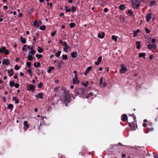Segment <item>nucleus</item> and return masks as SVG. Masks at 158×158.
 <instances>
[{
	"label": "nucleus",
	"mask_w": 158,
	"mask_h": 158,
	"mask_svg": "<svg viewBox=\"0 0 158 158\" xmlns=\"http://www.w3.org/2000/svg\"><path fill=\"white\" fill-rule=\"evenodd\" d=\"M35 86L34 85L30 84L27 86V89H35Z\"/></svg>",
	"instance_id": "nucleus-22"
},
{
	"label": "nucleus",
	"mask_w": 158,
	"mask_h": 158,
	"mask_svg": "<svg viewBox=\"0 0 158 158\" xmlns=\"http://www.w3.org/2000/svg\"><path fill=\"white\" fill-rule=\"evenodd\" d=\"M23 46H24L23 48H22V50L23 51H24L25 50H27V49L26 48H26V47H27V46L26 45H24Z\"/></svg>",
	"instance_id": "nucleus-51"
},
{
	"label": "nucleus",
	"mask_w": 158,
	"mask_h": 158,
	"mask_svg": "<svg viewBox=\"0 0 158 158\" xmlns=\"http://www.w3.org/2000/svg\"><path fill=\"white\" fill-rule=\"evenodd\" d=\"M73 84H78L80 82L77 79H75L74 78H73Z\"/></svg>",
	"instance_id": "nucleus-17"
},
{
	"label": "nucleus",
	"mask_w": 158,
	"mask_h": 158,
	"mask_svg": "<svg viewBox=\"0 0 158 158\" xmlns=\"http://www.w3.org/2000/svg\"><path fill=\"white\" fill-rule=\"evenodd\" d=\"M2 100H3V101L4 102H6V97L5 96H3L2 97Z\"/></svg>",
	"instance_id": "nucleus-56"
},
{
	"label": "nucleus",
	"mask_w": 158,
	"mask_h": 158,
	"mask_svg": "<svg viewBox=\"0 0 158 158\" xmlns=\"http://www.w3.org/2000/svg\"><path fill=\"white\" fill-rule=\"evenodd\" d=\"M61 53V51H58V52L56 53L55 56L57 57H59Z\"/></svg>",
	"instance_id": "nucleus-31"
},
{
	"label": "nucleus",
	"mask_w": 158,
	"mask_h": 158,
	"mask_svg": "<svg viewBox=\"0 0 158 158\" xmlns=\"http://www.w3.org/2000/svg\"><path fill=\"white\" fill-rule=\"evenodd\" d=\"M71 10H72L73 12H74L76 11V7L74 6H72L71 7Z\"/></svg>",
	"instance_id": "nucleus-42"
},
{
	"label": "nucleus",
	"mask_w": 158,
	"mask_h": 158,
	"mask_svg": "<svg viewBox=\"0 0 158 158\" xmlns=\"http://www.w3.org/2000/svg\"><path fill=\"white\" fill-rule=\"evenodd\" d=\"M122 120L123 122H126L127 119V117L126 114H123L121 117Z\"/></svg>",
	"instance_id": "nucleus-7"
},
{
	"label": "nucleus",
	"mask_w": 158,
	"mask_h": 158,
	"mask_svg": "<svg viewBox=\"0 0 158 158\" xmlns=\"http://www.w3.org/2000/svg\"><path fill=\"white\" fill-rule=\"evenodd\" d=\"M33 58V56L31 55H29L27 57V59L28 60L31 61Z\"/></svg>",
	"instance_id": "nucleus-30"
},
{
	"label": "nucleus",
	"mask_w": 158,
	"mask_h": 158,
	"mask_svg": "<svg viewBox=\"0 0 158 158\" xmlns=\"http://www.w3.org/2000/svg\"><path fill=\"white\" fill-rule=\"evenodd\" d=\"M75 24L73 23H71L69 24V26L71 28H73L75 27Z\"/></svg>",
	"instance_id": "nucleus-36"
},
{
	"label": "nucleus",
	"mask_w": 158,
	"mask_h": 158,
	"mask_svg": "<svg viewBox=\"0 0 158 158\" xmlns=\"http://www.w3.org/2000/svg\"><path fill=\"white\" fill-rule=\"evenodd\" d=\"M130 116L131 117L130 118L132 119L133 120V121L131 122H128L129 126L131 127L132 131L136 130V129H137V123H135L136 117L135 115L133 114H131Z\"/></svg>",
	"instance_id": "nucleus-2"
},
{
	"label": "nucleus",
	"mask_w": 158,
	"mask_h": 158,
	"mask_svg": "<svg viewBox=\"0 0 158 158\" xmlns=\"http://www.w3.org/2000/svg\"><path fill=\"white\" fill-rule=\"evenodd\" d=\"M138 2L133 1V2L132 3V5L134 8H135V6Z\"/></svg>",
	"instance_id": "nucleus-37"
},
{
	"label": "nucleus",
	"mask_w": 158,
	"mask_h": 158,
	"mask_svg": "<svg viewBox=\"0 0 158 158\" xmlns=\"http://www.w3.org/2000/svg\"><path fill=\"white\" fill-rule=\"evenodd\" d=\"M71 55L72 58H75L77 57V52H73L71 53Z\"/></svg>",
	"instance_id": "nucleus-13"
},
{
	"label": "nucleus",
	"mask_w": 158,
	"mask_h": 158,
	"mask_svg": "<svg viewBox=\"0 0 158 158\" xmlns=\"http://www.w3.org/2000/svg\"><path fill=\"white\" fill-rule=\"evenodd\" d=\"M126 8V7L125 5L122 4L119 6V9L121 10H123Z\"/></svg>",
	"instance_id": "nucleus-21"
},
{
	"label": "nucleus",
	"mask_w": 158,
	"mask_h": 158,
	"mask_svg": "<svg viewBox=\"0 0 158 158\" xmlns=\"http://www.w3.org/2000/svg\"><path fill=\"white\" fill-rule=\"evenodd\" d=\"M36 56L37 58L40 59V58L42 57V55L40 54H37L36 55Z\"/></svg>",
	"instance_id": "nucleus-41"
},
{
	"label": "nucleus",
	"mask_w": 158,
	"mask_h": 158,
	"mask_svg": "<svg viewBox=\"0 0 158 158\" xmlns=\"http://www.w3.org/2000/svg\"><path fill=\"white\" fill-rule=\"evenodd\" d=\"M38 48H39V49L38 50V51L39 52V53H42V52H43V49L42 48H40V47H38Z\"/></svg>",
	"instance_id": "nucleus-43"
},
{
	"label": "nucleus",
	"mask_w": 158,
	"mask_h": 158,
	"mask_svg": "<svg viewBox=\"0 0 158 158\" xmlns=\"http://www.w3.org/2000/svg\"><path fill=\"white\" fill-rule=\"evenodd\" d=\"M63 60H67V56L66 55H63L62 56Z\"/></svg>",
	"instance_id": "nucleus-40"
},
{
	"label": "nucleus",
	"mask_w": 158,
	"mask_h": 158,
	"mask_svg": "<svg viewBox=\"0 0 158 158\" xmlns=\"http://www.w3.org/2000/svg\"><path fill=\"white\" fill-rule=\"evenodd\" d=\"M5 49H6V47H3L0 48V53H4V52L5 51Z\"/></svg>",
	"instance_id": "nucleus-26"
},
{
	"label": "nucleus",
	"mask_w": 158,
	"mask_h": 158,
	"mask_svg": "<svg viewBox=\"0 0 158 158\" xmlns=\"http://www.w3.org/2000/svg\"><path fill=\"white\" fill-rule=\"evenodd\" d=\"M7 73H9V76L10 77L12 76L14 74L13 69H10V70H8Z\"/></svg>",
	"instance_id": "nucleus-11"
},
{
	"label": "nucleus",
	"mask_w": 158,
	"mask_h": 158,
	"mask_svg": "<svg viewBox=\"0 0 158 158\" xmlns=\"http://www.w3.org/2000/svg\"><path fill=\"white\" fill-rule=\"evenodd\" d=\"M137 34L136 31H133V36L134 37H135L137 36Z\"/></svg>",
	"instance_id": "nucleus-53"
},
{
	"label": "nucleus",
	"mask_w": 158,
	"mask_h": 158,
	"mask_svg": "<svg viewBox=\"0 0 158 158\" xmlns=\"http://www.w3.org/2000/svg\"><path fill=\"white\" fill-rule=\"evenodd\" d=\"M36 51L35 50H32L31 51L29 52V53L31 54L32 55H34Z\"/></svg>",
	"instance_id": "nucleus-35"
},
{
	"label": "nucleus",
	"mask_w": 158,
	"mask_h": 158,
	"mask_svg": "<svg viewBox=\"0 0 158 158\" xmlns=\"http://www.w3.org/2000/svg\"><path fill=\"white\" fill-rule=\"evenodd\" d=\"M27 72L29 73V74H31L32 73V72H31V70L30 69H28L27 71Z\"/></svg>",
	"instance_id": "nucleus-60"
},
{
	"label": "nucleus",
	"mask_w": 158,
	"mask_h": 158,
	"mask_svg": "<svg viewBox=\"0 0 158 158\" xmlns=\"http://www.w3.org/2000/svg\"><path fill=\"white\" fill-rule=\"evenodd\" d=\"M153 130V128L152 127H151L150 128H148L147 129L145 130V132L146 133H148L150 131H152Z\"/></svg>",
	"instance_id": "nucleus-19"
},
{
	"label": "nucleus",
	"mask_w": 158,
	"mask_h": 158,
	"mask_svg": "<svg viewBox=\"0 0 158 158\" xmlns=\"http://www.w3.org/2000/svg\"><path fill=\"white\" fill-rule=\"evenodd\" d=\"M46 28V26L44 25L42 26H41L40 27V29L41 30H45Z\"/></svg>",
	"instance_id": "nucleus-32"
},
{
	"label": "nucleus",
	"mask_w": 158,
	"mask_h": 158,
	"mask_svg": "<svg viewBox=\"0 0 158 158\" xmlns=\"http://www.w3.org/2000/svg\"><path fill=\"white\" fill-rule=\"evenodd\" d=\"M152 14L149 13L147 14L146 15V21L147 22H149L150 21V20L152 18Z\"/></svg>",
	"instance_id": "nucleus-8"
},
{
	"label": "nucleus",
	"mask_w": 158,
	"mask_h": 158,
	"mask_svg": "<svg viewBox=\"0 0 158 158\" xmlns=\"http://www.w3.org/2000/svg\"><path fill=\"white\" fill-rule=\"evenodd\" d=\"M111 39L112 40H114L115 41H117V37L113 35L112 36Z\"/></svg>",
	"instance_id": "nucleus-29"
},
{
	"label": "nucleus",
	"mask_w": 158,
	"mask_h": 158,
	"mask_svg": "<svg viewBox=\"0 0 158 158\" xmlns=\"http://www.w3.org/2000/svg\"><path fill=\"white\" fill-rule=\"evenodd\" d=\"M54 69V67H49V69H48L47 70V72L48 73H51V71L52 70H53Z\"/></svg>",
	"instance_id": "nucleus-20"
},
{
	"label": "nucleus",
	"mask_w": 158,
	"mask_h": 158,
	"mask_svg": "<svg viewBox=\"0 0 158 158\" xmlns=\"http://www.w3.org/2000/svg\"><path fill=\"white\" fill-rule=\"evenodd\" d=\"M84 89H81V90L80 89H76L74 91V93H75V92L76 93V96L79 95H82L84 94Z\"/></svg>",
	"instance_id": "nucleus-3"
},
{
	"label": "nucleus",
	"mask_w": 158,
	"mask_h": 158,
	"mask_svg": "<svg viewBox=\"0 0 158 158\" xmlns=\"http://www.w3.org/2000/svg\"><path fill=\"white\" fill-rule=\"evenodd\" d=\"M24 130L26 131L29 128V126L28 124V122L27 121H24L23 122Z\"/></svg>",
	"instance_id": "nucleus-5"
},
{
	"label": "nucleus",
	"mask_w": 158,
	"mask_h": 158,
	"mask_svg": "<svg viewBox=\"0 0 158 158\" xmlns=\"http://www.w3.org/2000/svg\"><path fill=\"white\" fill-rule=\"evenodd\" d=\"M63 46L65 47V48L63 49V50L64 52H68V49L69 48V46L67 45L66 42H64L63 43Z\"/></svg>",
	"instance_id": "nucleus-6"
},
{
	"label": "nucleus",
	"mask_w": 158,
	"mask_h": 158,
	"mask_svg": "<svg viewBox=\"0 0 158 158\" xmlns=\"http://www.w3.org/2000/svg\"><path fill=\"white\" fill-rule=\"evenodd\" d=\"M149 58L150 59L152 60L153 58V56L152 55L150 56Z\"/></svg>",
	"instance_id": "nucleus-59"
},
{
	"label": "nucleus",
	"mask_w": 158,
	"mask_h": 158,
	"mask_svg": "<svg viewBox=\"0 0 158 158\" xmlns=\"http://www.w3.org/2000/svg\"><path fill=\"white\" fill-rule=\"evenodd\" d=\"M146 53H140L139 56V57H144L146 56Z\"/></svg>",
	"instance_id": "nucleus-25"
},
{
	"label": "nucleus",
	"mask_w": 158,
	"mask_h": 158,
	"mask_svg": "<svg viewBox=\"0 0 158 158\" xmlns=\"http://www.w3.org/2000/svg\"><path fill=\"white\" fill-rule=\"evenodd\" d=\"M124 64H122L121 65V67H122L120 70V72L122 73H124L127 70L126 66H124Z\"/></svg>",
	"instance_id": "nucleus-4"
},
{
	"label": "nucleus",
	"mask_w": 158,
	"mask_h": 158,
	"mask_svg": "<svg viewBox=\"0 0 158 158\" xmlns=\"http://www.w3.org/2000/svg\"><path fill=\"white\" fill-rule=\"evenodd\" d=\"M14 68L16 70H18L20 68L18 65H16L15 66Z\"/></svg>",
	"instance_id": "nucleus-46"
},
{
	"label": "nucleus",
	"mask_w": 158,
	"mask_h": 158,
	"mask_svg": "<svg viewBox=\"0 0 158 158\" xmlns=\"http://www.w3.org/2000/svg\"><path fill=\"white\" fill-rule=\"evenodd\" d=\"M23 15V14H22V13H20V14H19V15H18V17H20V18H21V17H22Z\"/></svg>",
	"instance_id": "nucleus-61"
},
{
	"label": "nucleus",
	"mask_w": 158,
	"mask_h": 158,
	"mask_svg": "<svg viewBox=\"0 0 158 158\" xmlns=\"http://www.w3.org/2000/svg\"><path fill=\"white\" fill-rule=\"evenodd\" d=\"M12 99L13 101H15V103L16 104H18L19 103V100L18 99H17L16 97H13Z\"/></svg>",
	"instance_id": "nucleus-24"
},
{
	"label": "nucleus",
	"mask_w": 158,
	"mask_h": 158,
	"mask_svg": "<svg viewBox=\"0 0 158 158\" xmlns=\"http://www.w3.org/2000/svg\"><path fill=\"white\" fill-rule=\"evenodd\" d=\"M147 47L150 50H151L152 48H153V47H152V45L149 44L147 46Z\"/></svg>",
	"instance_id": "nucleus-45"
},
{
	"label": "nucleus",
	"mask_w": 158,
	"mask_h": 158,
	"mask_svg": "<svg viewBox=\"0 0 158 158\" xmlns=\"http://www.w3.org/2000/svg\"><path fill=\"white\" fill-rule=\"evenodd\" d=\"M64 15V13H61L60 15V17H62Z\"/></svg>",
	"instance_id": "nucleus-64"
},
{
	"label": "nucleus",
	"mask_w": 158,
	"mask_h": 158,
	"mask_svg": "<svg viewBox=\"0 0 158 158\" xmlns=\"http://www.w3.org/2000/svg\"><path fill=\"white\" fill-rule=\"evenodd\" d=\"M92 69V66H90L89 67H88L85 70V73H84V74L85 75H86L89 73V71H90Z\"/></svg>",
	"instance_id": "nucleus-12"
},
{
	"label": "nucleus",
	"mask_w": 158,
	"mask_h": 158,
	"mask_svg": "<svg viewBox=\"0 0 158 158\" xmlns=\"http://www.w3.org/2000/svg\"><path fill=\"white\" fill-rule=\"evenodd\" d=\"M140 43H141V42L140 41H137L136 42V44L137 45L136 48L137 49H139L140 48V46H141Z\"/></svg>",
	"instance_id": "nucleus-16"
},
{
	"label": "nucleus",
	"mask_w": 158,
	"mask_h": 158,
	"mask_svg": "<svg viewBox=\"0 0 158 158\" xmlns=\"http://www.w3.org/2000/svg\"><path fill=\"white\" fill-rule=\"evenodd\" d=\"M156 41V39H153L152 40V42L153 43H154Z\"/></svg>",
	"instance_id": "nucleus-63"
},
{
	"label": "nucleus",
	"mask_w": 158,
	"mask_h": 158,
	"mask_svg": "<svg viewBox=\"0 0 158 158\" xmlns=\"http://www.w3.org/2000/svg\"><path fill=\"white\" fill-rule=\"evenodd\" d=\"M81 84L83 85L86 87L87 86L89 83L88 81H86L85 82H81Z\"/></svg>",
	"instance_id": "nucleus-18"
},
{
	"label": "nucleus",
	"mask_w": 158,
	"mask_h": 158,
	"mask_svg": "<svg viewBox=\"0 0 158 158\" xmlns=\"http://www.w3.org/2000/svg\"><path fill=\"white\" fill-rule=\"evenodd\" d=\"M43 94L42 93H40L38 94V96H36V97L37 98H43Z\"/></svg>",
	"instance_id": "nucleus-28"
},
{
	"label": "nucleus",
	"mask_w": 158,
	"mask_h": 158,
	"mask_svg": "<svg viewBox=\"0 0 158 158\" xmlns=\"http://www.w3.org/2000/svg\"><path fill=\"white\" fill-rule=\"evenodd\" d=\"M20 42L23 44H24L26 42V39L25 38L21 36L20 37Z\"/></svg>",
	"instance_id": "nucleus-15"
},
{
	"label": "nucleus",
	"mask_w": 158,
	"mask_h": 158,
	"mask_svg": "<svg viewBox=\"0 0 158 158\" xmlns=\"http://www.w3.org/2000/svg\"><path fill=\"white\" fill-rule=\"evenodd\" d=\"M68 8V7L67 6H65V8H66L65 11L67 12H70L71 11V9H69L68 10H67V8Z\"/></svg>",
	"instance_id": "nucleus-48"
},
{
	"label": "nucleus",
	"mask_w": 158,
	"mask_h": 158,
	"mask_svg": "<svg viewBox=\"0 0 158 158\" xmlns=\"http://www.w3.org/2000/svg\"><path fill=\"white\" fill-rule=\"evenodd\" d=\"M140 6V4L139 3V2L138 1V2L135 5V7L137 9H139Z\"/></svg>",
	"instance_id": "nucleus-39"
},
{
	"label": "nucleus",
	"mask_w": 158,
	"mask_h": 158,
	"mask_svg": "<svg viewBox=\"0 0 158 158\" xmlns=\"http://www.w3.org/2000/svg\"><path fill=\"white\" fill-rule=\"evenodd\" d=\"M105 35V34L104 32H102L101 33V34L98 33V37L100 38H103Z\"/></svg>",
	"instance_id": "nucleus-9"
},
{
	"label": "nucleus",
	"mask_w": 158,
	"mask_h": 158,
	"mask_svg": "<svg viewBox=\"0 0 158 158\" xmlns=\"http://www.w3.org/2000/svg\"><path fill=\"white\" fill-rule=\"evenodd\" d=\"M43 85V83L42 82H40L38 85V87L39 88H41Z\"/></svg>",
	"instance_id": "nucleus-44"
},
{
	"label": "nucleus",
	"mask_w": 158,
	"mask_h": 158,
	"mask_svg": "<svg viewBox=\"0 0 158 158\" xmlns=\"http://www.w3.org/2000/svg\"><path fill=\"white\" fill-rule=\"evenodd\" d=\"M26 65L27 67L30 68L31 66V63L29 61H28L27 62Z\"/></svg>",
	"instance_id": "nucleus-49"
},
{
	"label": "nucleus",
	"mask_w": 158,
	"mask_h": 158,
	"mask_svg": "<svg viewBox=\"0 0 158 158\" xmlns=\"http://www.w3.org/2000/svg\"><path fill=\"white\" fill-rule=\"evenodd\" d=\"M56 33V31H55L54 32H52L51 34V35L52 36H54L55 35Z\"/></svg>",
	"instance_id": "nucleus-55"
},
{
	"label": "nucleus",
	"mask_w": 158,
	"mask_h": 158,
	"mask_svg": "<svg viewBox=\"0 0 158 158\" xmlns=\"http://www.w3.org/2000/svg\"><path fill=\"white\" fill-rule=\"evenodd\" d=\"M33 25L34 26L38 27L40 25V24H39L38 21L35 20L33 22Z\"/></svg>",
	"instance_id": "nucleus-14"
},
{
	"label": "nucleus",
	"mask_w": 158,
	"mask_h": 158,
	"mask_svg": "<svg viewBox=\"0 0 158 158\" xmlns=\"http://www.w3.org/2000/svg\"><path fill=\"white\" fill-rule=\"evenodd\" d=\"M154 158H158V154L156 155V153H154Z\"/></svg>",
	"instance_id": "nucleus-58"
},
{
	"label": "nucleus",
	"mask_w": 158,
	"mask_h": 158,
	"mask_svg": "<svg viewBox=\"0 0 158 158\" xmlns=\"http://www.w3.org/2000/svg\"><path fill=\"white\" fill-rule=\"evenodd\" d=\"M128 13L130 14H132L133 13V12L131 10H129L128 11Z\"/></svg>",
	"instance_id": "nucleus-62"
},
{
	"label": "nucleus",
	"mask_w": 158,
	"mask_h": 158,
	"mask_svg": "<svg viewBox=\"0 0 158 158\" xmlns=\"http://www.w3.org/2000/svg\"><path fill=\"white\" fill-rule=\"evenodd\" d=\"M4 53L6 55H7L9 54V51L8 50L5 49V51L4 52Z\"/></svg>",
	"instance_id": "nucleus-38"
},
{
	"label": "nucleus",
	"mask_w": 158,
	"mask_h": 158,
	"mask_svg": "<svg viewBox=\"0 0 158 158\" xmlns=\"http://www.w3.org/2000/svg\"><path fill=\"white\" fill-rule=\"evenodd\" d=\"M14 86H15V87L16 88H17L19 87V84L18 83H15V85Z\"/></svg>",
	"instance_id": "nucleus-52"
},
{
	"label": "nucleus",
	"mask_w": 158,
	"mask_h": 158,
	"mask_svg": "<svg viewBox=\"0 0 158 158\" xmlns=\"http://www.w3.org/2000/svg\"><path fill=\"white\" fill-rule=\"evenodd\" d=\"M34 65L35 67L38 68L40 66V62H37V63L35 62L34 63Z\"/></svg>",
	"instance_id": "nucleus-23"
},
{
	"label": "nucleus",
	"mask_w": 158,
	"mask_h": 158,
	"mask_svg": "<svg viewBox=\"0 0 158 158\" xmlns=\"http://www.w3.org/2000/svg\"><path fill=\"white\" fill-rule=\"evenodd\" d=\"M62 62L63 61L61 60L60 61V62L59 63L58 66V69H59L62 67Z\"/></svg>",
	"instance_id": "nucleus-34"
},
{
	"label": "nucleus",
	"mask_w": 158,
	"mask_h": 158,
	"mask_svg": "<svg viewBox=\"0 0 158 158\" xmlns=\"http://www.w3.org/2000/svg\"><path fill=\"white\" fill-rule=\"evenodd\" d=\"M27 48H28L29 49H30L31 51L33 50V46H32V47H31L29 46H27Z\"/></svg>",
	"instance_id": "nucleus-57"
},
{
	"label": "nucleus",
	"mask_w": 158,
	"mask_h": 158,
	"mask_svg": "<svg viewBox=\"0 0 158 158\" xmlns=\"http://www.w3.org/2000/svg\"><path fill=\"white\" fill-rule=\"evenodd\" d=\"M15 84V82L12 81H10V85L11 87H13L14 86Z\"/></svg>",
	"instance_id": "nucleus-33"
},
{
	"label": "nucleus",
	"mask_w": 158,
	"mask_h": 158,
	"mask_svg": "<svg viewBox=\"0 0 158 158\" xmlns=\"http://www.w3.org/2000/svg\"><path fill=\"white\" fill-rule=\"evenodd\" d=\"M155 3V2L154 1H151L150 3V5H153Z\"/></svg>",
	"instance_id": "nucleus-54"
},
{
	"label": "nucleus",
	"mask_w": 158,
	"mask_h": 158,
	"mask_svg": "<svg viewBox=\"0 0 158 158\" xmlns=\"http://www.w3.org/2000/svg\"><path fill=\"white\" fill-rule=\"evenodd\" d=\"M102 57L101 56H99L98 59V61L100 63L101 61L102 60Z\"/></svg>",
	"instance_id": "nucleus-50"
},
{
	"label": "nucleus",
	"mask_w": 158,
	"mask_h": 158,
	"mask_svg": "<svg viewBox=\"0 0 158 158\" xmlns=\"http://www.w3.org/2000/svg\"><path fill=\"white\" fill-rule=\"evenodd\" d=\"M145 30L146 31V33H149L150 32V31L147 27H145Z\"/></svg>",
	"instance_id": "nucleus-47"
},
{
	"label": "nucleus",
	"mask_w": 158,
	"mask_h": 158,
	"mask_svg": "<svg viewBox=\"0 0 158 158\" xmlns=\"http://www.w3.org/2000/svg\"><path fill=\"white\" fill-rule=\"evenodd\" d=\"M14 107L13 105L12 104H10L8 105L7 107L9 109H12Z\"/></svg>",
	"instance_id": "nucleus-27"
},
{
	"label": "nucleus",
	"mask_w": 158,
	"mask_h": 158,
	"mask_svg": "<svg viewBox=\"0 0 158 158\" xmlns=\"http://www.w3.org/2000/svg\"><path fill=\"white\" fill-rule=\"evenodd\" d=\"M64 93L63 94V98L62 99V102L66 106L67 104L70 102L71 97L73 96V94L70 93L69 90L64 89Z\"/></svg>",
	"instance_id": "nucleus-1"
},
{
	"label": "nucleus",
	"mask_w": 158,
	"mask_h": 158,
	"mask_svg": "<svg viewBox=\"0 0 158 158\" xmlns=\"http://www.w3.org/2000/svg\"><path fill=\"white\" fill-rule=\"evenodd\" d=\"M2 64L8 65L10 64L9 60L7 59H4L2 61Z\"/></svg>",
	"instance_id": "nucleus-10"
}]
</instances>
